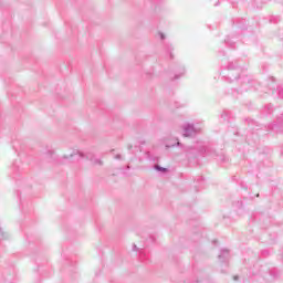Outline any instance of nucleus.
Segmentation results:
<instances>
[{"label":"nucleus","mask_w":283,"mask_h":283,"mask_svg":"<svg viewBox=\"0 0 283 283\" xmlns=\"http://www.w3.org/2000/svg\"><path fill=\"white\" fill-rule=\"evenodd\" d=\"M255 82L251 80L249 76H243L240 78V84H241V92H249L251 87H253V84Z\"/></svg>","instance_id":"7ed1b4c3"},{"label":"nucleus","mask_w":283,"mask_h":283,"mask_svg":"<svg viewBox=\"0 0 283 283\" xmlns=\"http://www.w3.org/2000/svg\"><path fill=\"white\" fill-rule=\"evenodd\" d=\"M159 36H160L161 41H165V35H164V33H159Z\"/></svg>","instance_id":"ddd939ff"},{"label":"nucleus","mask_w":283,"mask_h":283,"mask_svg":"<svg viewBox=\"0 0 283 283\" xmlns=\"http://www.w3.org/2000/svg\"><path fill=\"white\" fill-rule=\"evenodd\" d=\"M155 170L156 171H161V174H167L168 169L163 167V166H159V165H156L155 166Z\"/></svg>","instance_id":"6e6552de"},{"label":"nucleus","mask_w":283,"mask_h":283,"mask_svg":"<svg viewBox=\"0 0 283 283\" xmlns=\"http://www.w3.org/2000/svg\"><path fill=\"white\" fill-rule=\"evenodd\" d=\"M180 76H185V66L180 65L178 71H175L174 81H178Z\"/></svg>","instance_id":"423d86ee"},{"label":"nucleus","mask_w":283,"mask_h":283,"mask_svg":"<svg viewBox=\"0 0 283 283\" xmlns=\"http://www.w3.org/2000/svg\"><path fill=\"white\" fill-rule=\"evenodd\" d=\"M213 6H214L216 8H217V6H220V0H218Z\"/></svg>","instance_id":"dca6fc26"},{"label":"nucleus","mask_w":283,"mask_h":283,"mask_svg":"<svg viewBox=\"0 0 283 283\" xmlns=\"http://www.w3.org/2000/svg\"><path fill=\"white\" fill-rule=\"evenodd\" d=\"M220 262H227L229 260V250L223 249L219 254Z\"/></svg>","instance_id":"39448f33"},{"label":"nucleus","mask_w":283,"mask_h":283,"mask_svg":"<svg viewBox=\"0 0 283 283\" xmlns=\"http://www.w3.org/2000/svg\"><path fill=\"white\" fill-rule=\"evenodd\" d=\"M272 81H275V78H274V77H272Z\"/></svg>","instance_id":"cd10ccee"},{"label":"nucleus","mask_w":283,"mask_h":283,"mask_svg":"<svg viewBox=\"0 0 283 283\" xmlns=\"http://www.w3.org/2000/svg\"><path fill=\"white\" fill-rule=\"evenodd\" d=\"M147 158H149V160H151V158L149 157V153L146 154Z\"/></svg>","instance_id":"4be33fe9"},{"label":"nucleus","mask_w":283,"mask_h":283,"mask_svg":"<svg viewBox=\"0 0 283 283\" xmlns=\"http://www.w3.org/2000/svg\"><path fill=\"white\" fill-rule=\"evenodd\" d=\"M205 151H206V156H211V154L209 153V148H207Z\"/></svg>","instance_id":"4468645a"},{"label":"nucleus","mask_w":283,"mask_h":283,"mask_svg":"<svg viewBox=\"0 0 283 283\" xmlns=\"http://www.w3.org/2000/svg\"><path fill=\"white\" fill-rule=\"evenodd\" d=\"M176 145H177V147H180V145H181L180 142H178V139H177V144Z\"/></svg>","instance_id":"aec40b11"},{"label":"nucleus","mask_w":283,"mask_h":283,"mask_svg":"<svg viewBox=\"0 0 283 283\" xmlns=\"http://www.w3.org/2000/svg\"><path fill=\"white\" fill-rule=\"evenodd\" d=\"M116 160H120V155L115 156Z\"/></svg>","instance_id":"a211bd4d"},{"label":"nucleus","mask_w":283,"mask_h":283,"mask_svg":"<svg viewBox=\"0 0 283 283\" xmlns=\"http://www.w3.org/2000/svg\"><path fill=\"white\" fill-rule=\"evenodd\" d=\"M166 147H176V145H167Z\"/></svg>","instance_id":"412c9836"},{"label":"nucleus","mask_w":283,"mask_h":283,"mask_svg":"<svg viewBox=\"0 0 283 283\" xmlns=\"http://www.w3.org/2000/svg\"><path fill=\"white\" fill-rule=\"evenodd\" d=\"M13 149L17 151V146L13 145Z\"/></svg>","instance_id":"b1692460"},{"label":"nucleus","mask_w":283,"mask_h":283,"mask_svg":"<svg viewBox=\"0 0 283 283\" xmlns=\"http://www.w3.org/2000/svg\"><path fill=\"white\" fill-rule=\"evenodd\" d=\"M134 251H138V247L136 244L133 245Z\"/></svg>","instance_id":"2eb2a0df"},{"label":"nucleus","mask_w":283,"mask_h":283,"mask_svg":"<svg viewBox=\"0 0 283 283\" xmlns=\"http://www.w3.org/2000/svg\"><path fill=\"white\" fill-rule=\"evenodd\" d=\"M140 258H143V252H140Z\"/></svg>","instance_id":"bb28decb"},{"label":"nucleus","mask_w":283,"mask_h":283,"mask_svg":"<svg viewBox=\"0 0 283 283\" xmlns=\"http://www.w3.org/2000/svg\"><path fill=\"white\" fill-rule=\"evenodd\" d=\"M46 154H48V156H53L54 155V150H48Z\"/></svg>","instance_id":"f8f14e48"},{"label":"nucleus","mask_w":283,"mask_h":283,"mask_svg":"<svg viewBox=\"0 0 283 283\" xmlns=\"http://www.w3.org/2000/svg\"><path fill=\"white\" fill-rule=\"evenodd\" d=\"M165 51L169 54L170 59H174V45L166 44L165 45Z\"/></svg>","instance_id":"0eeeda50"},{"label":"nucleus","mask_w":283,"mask_h":283,"mask_svg":"<svg viewBox=\"0 0 283 283\" xmlns=\"http://www.w3.org/2000/svg\"><path fill=\"white\" fill-rule=\"evenodd\" d=\"M197 180H198V182H200V180H202V177H198V179H197Z\"/></svg>","instance_id":"5701e85b"},{"label":"nucleus","mask_w":283,"mask_h":283,"mask_svg":"<svg viewBox=\"0 0 283 283\" xmlns=\"http://www.w3.org/2000/svg\"><path fill=\"white\" fill-rule=\"evenodd\" d=\"M240 66L233 62H229L227 66H224L221 71V76L228 83H233V81H238L240 78Z\"/></svg>","instance_id":"f03ea898"},{"label":"nucleus","mask_w":283,"mask_h":283,"mask_svg":"<svg viewBox=\"0 0 283 283\" xmlns=\"http://www.w3.org/2000/svg\"><path fill=\"white\" fill-rule=\"evenodd\" d=\"M268 109H269V111L273 109V105H271V104L268 105Z\"/></svg>","instance_id":"f3484780"},{"label":"nucleus","mask_w":283,"mask_h":283,"mask_svg":"<svg viewBox=\"0 0 283 283\" xmlns=\"http://www.w3.org/2000/svg\"><path fill=\"white\" fill-rule=\"evenodd\" d=\"M224 42L227 43V45H230V48H234L233 46V41H231V38H227L226 40H224Z\"/></svg>","instance_id":"1a4fd4ad"},{"label":"nucleus","mask_w":283,"mask_h":283,"mask_svg":"<svg viewBox=\"0 0 283 283\" xmlns=\"http://www.w3.org/2000/svg\"><path fill=\"white\" fill-rule=\"evenodd\" d=\"M182 129H184V136L186 138H191L196 136V134H198V129H196V126H193V124H185L182 126Z\"/></svg>","instance_id":"20e7f679"},{"label":"nucleus","mask_w":283,"mask_h":283,"mask_svg":"<svg viewBox=\"0 0 283 283\" xmlns=\"http://www.w3.org/2000/svg\"><path fill=\"white\" fill-rule=\"evenodd\" d=\"M80 158H86V160H91V163H93V165H98L99 167L103 166V160L101 159H96L94 157V154L88 153V154H83L81 150H73L72 154H70V156H64L62 158L63 163H72V160H80Z\"/></svg>","instance_id":"f257e3e1"},{"label":"nucleus","mask_w":283,"mask_h":283,"mask_svg":"<svg viewBox=\"0 0 283 283\" xmlns=\"http://www.w3.org/2000/svg\"><path fill=\"white\" fill-rule=\"evenodd\" d=\"M176 107H180V105H178V103H176Z\"/></svg>","instance_id":"393cba45"},{"label":"nucleus","mask_w":283,"mask_h":283,"mask_svg":"<svg viewBox=\"0 0 283 283\" xmlns=\"http://www.w3.org/2000/svg\"><path fill=\"white\" fill-rule=\"evenodd\" d=\"M0 239L1 240L6 239V237H3V230L2 229H0Z\"/></svg>","instance_id":"9b49d317"},{"label":"nucleus","mask_w":283,"mask_h":283,"mask_svg":"<svg viewBox=\"0 0 283 283\" xmlns=\"http://www.w3.org/2000/svg\"><path fill=\"white\" fill-rule=\"evenodd\" d=\"M240 279V276H238V275H235L234 277H233V280L237 282V280H239Z\"/></svg>","instance_id":"6ab92c4d"},{"label":"nucleus","mask_w":283,"mask_h":283,"mask_svg":"<svg viewBox=\"0 0 283 283\" xmlns=\"http://www.w3.org/2000/svg\"><path fill=\"white\" fill-rule=\"evenodd\" d=\"M128 149H132V145H128Z\"/></svg>","instance_id":"a878e982"},{"label":"nucleus","mask_w":283,"mask_h":283,"mask_svg":"<svg viewBox=\"0 0 283 283\" xmlns=\"http://www.w3.org/2000/svg\"><path fill=\"white\" fill-rule=\"evenodd\" d=\"M279 98H283V88L279 90Z\"/></svg>","instance_id":"9d476101"}]
</instances>
